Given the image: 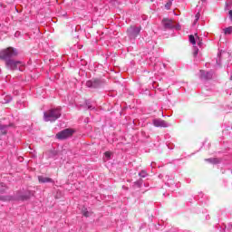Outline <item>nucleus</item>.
Listing matches in <instances>:
<instances>
[{"label":"nucleus","mask_w":232,"mask_h":232,"mask_svg":"<svg viewBox=\"0 0 232 232\" xmlns=\"http://www.w3.org/2000/svg\"><path fill=\"white\" fill-rule=\"evenodd\" d=\"M17 55H19V53L17 52V49L14 47H7L0 51L1 61H8L9 59H12V57H17Z\"/></svg>","instance_id":"obj_1"},{"label":"nucleus","mask_w":232,"mask_h":232,"mask_svg":"<svg viewBox=\"0 0 232 232\" xmlns=\"http://www.w3.org/2000/svg\"><path fill=\"white\" fill-rule=\"evenodd\" d=\"M61 117V111L59 109H53L44 112L45 122H53Z\"/></svg>","instance_id":"obj_2"},{"label":"nucleus","mask_w":232,"mask_h":232,"mask_svg":"<svg viewBox=\"0 0 232 232\" xmlns=\"http://www.w3.org/2000/svg\"><path fill=\"white\" fill-rule=\"evenodd\" d=\"M73 133V130L65 129L56 134V139H58V140H66V139H70V137H72Z\"/></svg>","instance_id":"obj_3"},{"label":"nucleus","mask_w":232,"mask_h":232,"mask_svg":"<svg viewBox=\"0 0 232 232\" xmlns=\"http://www.w3.org/2000/svg\"><path fill=\"white\" fill-rule=\"evenodd\" d=\"M127 34L130 39H137L139 34H140V27L130 26L127 29Z\"/></svg>","instance_id":"obj_4"},{"label":"nucleus","mask_w":232,"mask_h":232,"mask_svg":"<svg viewBox=\"0 0 232 232\" xmlns=\"http://www.w3.org/2000/svg\"><path fill=\"white\" fill-rule=\"evenodd\" d=\"M5 64L11 70H15V68H17V66H19V64H21V62H19V61L15 62L12 59H9V60L5 61Z\"/></svg>","instance_id":"obj_5"},{"label":"nucleus","mask_w":232,"mask_h":232,"mask_svg":"<svg viewBox=\"0 0 232 232\" xmlns=\"http://www.w3.org/2000/svg\"><path fill=\"white\" fill-rule=\"evenodd\" d=\"M200 77H201V79H205L206 81H210V79H213V73L210 72L201 70Z\"/></svg>","instance_id":"obj_6"},{"label":"nucleus","mask_w":232,"mask_h":232,"mask_svg":"<svg viewBox=\"0 0 232 232\" xmlns=\"http://www.w3.org/2000/svg\"><path fill=\"white\" fill-rule=\"evenodd\" d=\"M153 124L156 128H168V123L163 120H154Z\"/></svg>","instance_id":"obj_7"},{"label":"nucleus","mask_w":232,"mask_h":232,"mask_svg":"<svg viewBox=\"0 0 232 232\" xmlns=\"http://www.w3.org/2000/svg\"><path fill=\"white\" fill-rule=\"evenodd\" d=\"M162 24H163L164 28H166L167 30L173 28V21L169 20L168 18H164L162 20Z\"/></svg>","instance_id":"obj_8"},{"label":"nucleus","mask_w":232,"mask_h":232,"mask_svg":"<svg viewBox=\"0 0 232 232\" xmlns=\"http://www.w3.org/2000/svg\"><path fill=\"white\" fill-rule=\"evenodd\" d=\"M34 196V193L30 190L25 191L24 194L19 197V200H30V198Z\"/></svg>","instance_id":"obj_9"},{"label":"nucleus","mask_w":232,"mask_h":232,"mask_svg":"<svg viewBox=\"0 0 232 232\" xmlns=\"http://www.w3.org/2000/svg\"><path fill=\"white\" fill-rule=\"evenodd\" d=\"M38 181L40 182V184H46L48 182H53V179H52V178L44 176H38Z\"/></svg>","instance_id":"obj_10"},{"label":"nucleus","mask_w":232,"mask_h":232,"mask_svg":"<svg viewBox=\"0 0 232 232\" xmlns=\"http://www.w3.org/2000/svg\"><path fill=\"white\" fill-rule=\"evenodd\" d=\"M8 125H0L1 135H6L8 133Z\"/></svg>","instance_id":"obj_11"},{"label":"nucleus","mask_w":232,"mask_h":232,"mask_svg":"<svg viewBox=\"0 0 232 232\" xmlns=\"http://www.w3.org/2000/svg\"><path fill=\"white\" fill-rule=\"evenodd\" d=\"M101 86V80H92V88H99Z\"/></svg>","instance_id":"obj_12"},{"label":"nucleus","mask_w":232,"mask_h":232,"mask_svg":"<svg viewBox=\"0 0 232 232\" xmlns=\"http://www.w3.org/2000/svg\"><path fill=\"white\" fill-rule=\"evenodd\" d=\"M225 35H231L232 34V26L224 29Z\"/></svg>","instance_id":"obj_13"},{"label":"nucleus","mask_w":232,"mask_h":232,"mask_svg":"<svg viewBox=\"0 0 232 232\" xmlns=\"http://www.w3.org/2000/svg\"><path fill=\"white\" fill-rule=\"evenodd\" d=\"M188 39H189V43H191V44H197V41L195 40V36L193 34H190L188 36Z\"/></svg>","instance_id":"obj_14"},{"label":"nucleus","mask_w":232,"mask_h":232,"mask_svg":"<svg viewBox=\"0 0 232 232\" xmlns=\"http://www.w3.org/2000/svg\"><path fill=\"white\" fill-rule=\"evenodd\" d=\"M87 88H93V80H90L86 82Z\"/></svg>","instance_id":"obj_15"},{"label":"nucleus","mask_w":232,"mask_h":232,"mask_svg":"<svg viewBox=\"0 0 232 232\" xmlns=\"http://www.w3.org/2000/svg\"><path fill=\"white\" fill-rule=\"evenodd\" d=\"M82 215L83 217H90V212L86 208L82 209Z\"/></svg>","instance_id":"obj_16"},{"label":"nucleus","mask_w":232,"mask_h":232,"mask_svg":"<svg viewBox=\"0 0 232 232\" xmlns=\"http://www.w3.org/2000/svg\"><path fill=\"white\" fill-rule=\"evenodd\" d=\"M7 188L5 185H1L0 187V193H5V191H6Z\"/></svg>","instance_id":"obj_17"},{"label":"nucleus","mask_w":232,"mask_h":232,"mask_svg":"<svg viewBox=\"0 0 232 232\" xmlns=\"http://www.w3.org/2000/svg\"><path fill=\"white\" fill-rule=\"evenodd\" d=\"M104 155H105L106 159H111V152L106 151V152L104 153Z\"/></svg>","instance_id":"obj_18"},{"label":"nucleus","mask_w":232,"mask_h":232,"mask_svg":"<svg viewBox=\"0 0 232 232\" xmlns=\"http://www.w3.org/2000/svg\"><path fill=\"white\" fill-rule=\"evenodd\" d=\"M170 6H171V2H169L165 5V8H167V10H169Z\"/></svg>","instance_id":"obj_19"},{"label":"nucleus","mask_w":232,"mask_h":232,"mask_svg":"<svg viewBox=\"0 0 232 232\" xmlns=\"http://www.w3.org/2000/svg\"><path fill=\"white\" fill-rule=\"evenodd\" d=\"M196 21H198L200 19V13H198L196 15Z\"/></svg>","instance_id":"obj_20"},{"label":"nucleus","mask_w":232,"mask_h":232,"mask_svg":"<svg viewBox=\"0 0 232 232\" xmlns=\"http://www.w3.org/2000/svg\"><path fill=\"white\" fill-rule=\"evenodd\" d=\"M228 14H229L230 21H232V10H230V11L228 12Z\"/></svg>","instance_id":"obj_21"},{"label":"nucleus","mask_w":232,"mask_h":232,"mask_svg":"<svg viewBox=\"0 0 232 232\" xmlns=\"http://www.w3.org/2000/svg\"><path fill=\"white\" fill-rule=\"evenodd\" d=\"M197 23H198V21H197V19H195L194 24H197Z\"/></svg>","instance_id":"obj_22"},{"label":"nucleus","mask_w":232,"mask_h":232,"mask_svg":"<svg viewBox=\"0 0 232 232\" xmlns=\"http://www.w3.org/2000/svg\"><path fill=\"white\" fill-rule=\"evenodd\" d=\"M0 200H5V198L3 197H0Z\"/></svg>","instance_id":"obj_23"},{"label":"nucleus","mask_w":232,"mask_h":232,"mask_svg":"<svg viewBox=\"0 0 232 232\" xmlns=\"http://www.w3.org/2000/svg\"><path fill=\"white\" fill-rule=\"evenodd\" d=\"M203 3L206 2V0H201Z\"/></svg>","instance_id":"obj_24"}]
</instances>
